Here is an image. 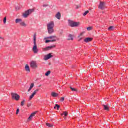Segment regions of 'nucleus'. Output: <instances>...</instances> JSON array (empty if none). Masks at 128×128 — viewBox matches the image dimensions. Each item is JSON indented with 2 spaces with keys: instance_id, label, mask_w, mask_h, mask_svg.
Here are the masks:
<instances>
[{
  "instance_id": "nucleus-29",
  "label": "nucleus",
  "mask_w": 128,
  "mask_h": 128,
  "mask_svg": "<svg viewBox=\"0 0 128 128\" xmlns=\"http://www.w3.org/2000/svg\"><path fill=\"white\" fill-rule=\"evenodd\" d=\"M25 102H26L25 100H23L21 102V104H20L21 106H24Z\"/></svg>"
},
{
  "instance_id": "nucleus-32",
  "label": "nucleus",
  "mask_w": 128,
  "mask_h": 128,
  "mask_svg": "<svg viewBox=\"0 0 128 128\" xmlns=\"http://www.w3.org/2000/svg\"><path fill=\"white\" fill-rule=\"evenodd\" d=\"M3 22L4 24H6V17L4 18Z\"/></svg>"
},
{
  "instance_id": "nucleus-39",
  "label": "nucleus",
  "mask_w": 128,
  "mask_h": 128,
  "mask_svg": "<svg viewBox=\"0 0 128 128\" xmlns=\"http://www.w3.org/2000/svg\"><path fill=\"white\" fill-rule=\"evenodd\" d=\"M0 38H2V37L0 36Z\"/></svg>"
},
{
  "instance_id": "nucleus-30",
  "label": "nucleus",
  "mask_w": 128,
  "mask_h": 128,
  "mask_svg": "<svg viewBox=\"0 0 128 128\" xmlns=\"http://www.w3.org/2000/svg\"><path fill=\"white\" fill-rule=\"evenodd\" d=\"M108 30H114V26H110L108 28Z\"/></svg>"
},
{
  "instance_id": "nucleus-35",
  "label": "nucleus",
  "mask_w": 128,
  "mask_h": 128,
  "mask_svg": "<svg viewBox=\"0 0 128 128\" xmlns=\"http://www.w3.org/2000/svg\"><path fill=\"white\" fill-rule=\"evenodd\" d=\"M19 112H20V109L18 108L16 111V114H18Z\"/></svg>"
},
{
  "instance_id": "nucleus-5",
  "label": "nucleus",
  "mask_w": 128,
  "mask_h": 128,
  "mask_svg": "<svg viewBox=\"0 0 128 128\" xmlns=\"http://www.w3.org/2000/svg\"><path fill=\"white\" fill-rule=\"evenodd\" d=\"M30 66L32 68H37L38 64L36 63V61H32L30 63Z\"/></svg>"
},
{
  "instance_id": "nucleus-12",
  "label": "nucleus",
  "mask_w": 128,
  "mask_h": 128,
  "mask_svg": "<svg viewBox=\"0 0 128 128\" xmlns=\"http://www.w3.org/2000/svg\"><path fill=\"white\" fill-rule=\"evenodd\" d=\"M25 70H26L27 72H30V66L28 64L25 65Z\"/></svg>"
},
{
  "instance_id": "nucleus-2",
  "label": "nucleus",
  "mask_w": 128,
  "mask_h": 128,
  "mask_svg": "<svg viewBox=\"0 0 128 128\" xmlns=\"http://www.w3.org/2000/svg\"><path fill=\"white\" fill-rule=\"evenodd\" d=\"M36 36H34V46L32 48V52L34 54H38V46H36Z\"/></svg>"
},
{
  "instance_id": "nucleus-18",
  "label": "nucleus",
  "mask_w": 128,
  "mask_h": 128,
  "mask_svg": "<svg viewBox=\"0 0 128 128\" xmlns=\"http://www.w3.org/2000/svg\"><path fill=\"white\" fill-rule=\"evenodd\" d=\"M85 33H86V32H83L80 34V35L78 36L79 40H80L82 38L80 36H84V34Z\"/></svg>"
},
{
  "instance_id": "nucleus-33",
  "label": "nucleus",
  "mask_w": 128,
  "mask_h": 128,
  "mask_svg": "<svg viewBox=\"0 0 128 128\" xmlns=\"http://www.w3.org/2000/svg\"><path fill=\"white\" fill-rule=\"evenodd\" d=\"M87 30H92V28L89 26L87 28Z\"/></svg>"
},
{
  "instance_id": "nucleus-4",
  "label": "nucleus",
  "mask_w": 128,
  "mask_h": 128,
  "mask_svg": "<svg viewBox=\"0 0 128 128\" xmlns=\"http://www.w3.org/2000/svg\"><path fill=\"white\" fill-rule=\"evenodd\" d=\"M34 12V9H30L28 10L25 12L23 14L24 18H28L29 14H30L32 12Z\"/></svg>"
},
{
  "instance_id": "nucleus-31",
  "label": "nucleus",
  "mask_w": 128,
  "mask_h": 128,
  "mask_svg": "<svg viewBox=\"0 0 128 128\" xmlns=\"http://www.w3.org/2000/svg\"><path fill=\"white\" fill-rule=\"evenodd\" d=\"M89 11L88 10H86V11L84 14H83V16H86V14H88Z\"/></svg>"
},
{
  "instance_id": "nucleus-24",
  "label": "nucleus",
  "mask_w": 128,
  "mask_h": 128,
  "mask_svg": "<svg viewBox=\"0 0 128 128\" xmlns=\"http://www.w3.org/2000/svg\"><path fill=\"white\" fill-rule=\"evenodd\" d=\"M70 88L71 90H72V92H78V89L77 88H73L72 86L70 87Z\"/></svg>"
},
{
  "instance_id": "nucleus-38",
  "label": "nucleus",
  "mask_w": 128,
  "mask_h": 128,
  "mask_svg": "<svg viewBox=\"0 0 128 128\" xmlns=\"http://www.w3.org/2000/svg\"><path fill=\"white\" fill-rule=\"evenodd\" d=\"M80 8V6H77L76 8Z\"/></svg>"
},
{
  "instance_id": "nucleus-22",
  "label": "nucleus",
  "mask_w": 128,
  "mask_h": 128,
  "mask_svg": "<svg viewBox=\"0 0 128 128\" xmlns=\"http://www.w3.org/2000/svg\"><path fill=\"white\" fill-rule=\"evenodd\" d=\"M56 40H46L45 42H46V44H48V42H56Z\"/></svg>"
},
{
  "instance_id": "nucleus-20",
  "label": "nucleus",
  "mask_w": 128,
  "mask_h": 128,
  "mask_svg": "<svg viewBox=\"0 0 128 128\" xmlns=\"http://www.w3.org/2000/svg\"><path fill=\"white\" fill-rule=\"evenodd\" d=\"M56 38V36H52L47 37L46 38L50 39V40H56L54 38Z\"/></svg>"
},
{
  "instance_id": "nucleus-13",
  "label": "nucleus",
  "mask_w": 128,
  "mask_h": 128,
  "mask_svg": "<svg viewBox=\"0 0 128 128\" xmlns=\"http://www.w3.org/2000/svg\"><path fill=\"white\" fill-rule=\"evenodd\" d=\"M92 38H87L84 40L85 42H92Z\"/></svg>"
},
{
  "instance_id": "nucleus-17",
  "label": "nucleus",
  "mask_w": 128,
  "mask_h": 128,
  "mask_svg": "<svg viewBox=\"0 0 128 128\" xmlns=\"http://www.w3.org/2000/svg\"><path fill=\"white\" fill-rule=\"evenodd\" d=\"M51 96H53L54 98H56L58 96V94L56 93L55 92H52L51 93Z\"/></svg>"
},
{
  "instance_id": "nucleus-27",
  "label": "nucleus",
  "mask_w": 128,
  "mask_h": 128,
  "mask_svg": "<svg viewBox=\"0 0 128 128\" xmlns=\"http://www.w3.org/2000/svg\"><path fill=\"white\" fill-rule=\"evenodd\" d=\"M46 126H48L49 128H52V126H53L52 124H50V123H46Z\"/></svg>"
},
{
  "instance_id": "nucleus-19",
  "label": "nucleus",
  "mask_w": 128,
  "mask_h": 128,
  "mask_svg": "<svg viewBox=\"0 0 128 128\" xmlns=\"http://www.w3.org/2000/svg\"><path fill=\"white\" fill-rule=\"evenodd\" d=\"M22 22V20L20 18H16L15 20V22L16 24H18V22H20H20Z\"/></svg>"
},
{
  "instance_id": "nucleus-25",
  "label": "nucleus",
  "mask_w": 128,
  "mask_h": 128,
  "mask_svg": "<svg viewBox=\"0 0 128 128\" xmlns=\"http://www.w3.org/2000/svg\"><path fill=\"white\" fill-rule=\"evenodd\" d=\"M68 114V113L66 112H64L63 114H61V116H66Z\"/></svg>"
},
{
  "instance_id": "nucleus-14",
  "label": "nucleus",
  "mask_w": 128,
  "mask_h": 128,
  "mask_svg": "<svg viewBox=\"0 0 128 128\" xmlns=\"http://www.w3.org/2000/svg\"><path fill=\"white\" fill-rule=\"evenodd\" d=\"M34 84L32 83L30 85V87L28 89V92H30V90H32V88H34Z\"/></svg>"
},
{
  "instance_id": "nucleus-7",
  "label": "nucleus",
  "mask_w": 128,
  "mask_h": 128,
  "mask_svg": "<svg viewBox=\"0 0 128 128\" xmlns=\"http://www.w3.org/2000/svg\"><path fill=\"white\" fill-rule=\"evenodd\" d=\"M38 90H39L38 89H36V90H34V92L29 97V100H32V98H34V96H36V92H38Z\"/></svg>"
},
{
  "instance_id": "nucleus-23",
  "label": "nucleus",
  "mask_w": 128,
  "mask_h": 128,
  "mask_svg": "<svg viewBox=\"0 0 128 128\" xmlns=\"http://www.w3.org/2000/svg\"><path fill=\"white\" fill-rule=\"evenodd\" d=\"M20 25L22 26H26V24L24 22L22 21V22H20Z\"/></svg>"
},
{
  "instance_id": "nucleus-1",
  "label": "nucleus",
  "mask_w": 128,
  "mask_h": 128,
  "mask_svg": "<svg viewBox=\"0 0 128 128\" xmlns=\"http://www.w3.org/2000/svg\"><path fill=\"white\" fill-rule=\"evenodd\" d=\"M46 26L48 33L50 34H52L54 32V21L49 22L47 24Z\"/></svg>"
},
{
  "instance_id": "nucleus-28",
  "label": "nucleus",
  "mask_w": 128,
  "mask_h": 128,
  "mask_svg": "<svg viewBox=\"0 0 128 128\" xmlns=\"http://www.w3.org/2000/svg\"><path fill=\"white\" fill-rule=\"evenodd\" d=\"M54 108H57L58 110H60V106L58 104H56L54 107Z\"/></svg>"
},
{
  "instance_id": "nucleus-10",
  "label": "nucleus",
  "mask_w": 128,
  "mask_h": 128,
  "mask_svg": "<svg viewBox=\"0 0 128 128\" xmlns=\"http://www.w3.org/2000/svg\"><path fill=\"white\" fill-rule=\"evenodd\" d=\"M54 48H56V45H53L51 46H48L46 48H44V50H52Z\"/></svg>"
},
{
  "instance_id": "nucleus-16",
  "label": "nucleus",
  "mask_w": 128,
  "mask_h": 128,
  "mask_svg": "<svg viewBox=\"0 0 128 128\" xmlns=\"http://www.w3.org/2000/svg\"><path fill=\"white\" fill-rule=\"evenodd\" d=\"M103 106L105 110H110V106L108 105L103 104Z\"/></svg>"
},
{
  "instance_id": "nucleus-40",
  "label": "nucleus",
  "mask_w": 128,
  "mask_h": 128,
  "mask_svg": "<svg viewBox=\"0 0 128 128\" xmlns=\"http://www.w3.org/2000/svg\"><path fill=\"white\" fill-rule=\"evenodd\" d=\"M39 86H41V85H40Z\"/></svg>"
},
{
  "instance_id": "nucleus-8",
  "label": "nucleus",
  "mask_w": 128,
  "mask_h": 128,
  "mask_svg": "<svg viewBox=\"0 0 128 128\" xmlns=\"http://www.w3.org/2000/svg\"><path fill=\"white\" fill-rule=\"evenodd\" d=\"M104 8H106V3L100 2L98 6V8H100V10H104Z\"/></svg>"
},
{
  "instance_id": "nucleus-21",
  "label": "nucleus",
  "mask_w": 128,
  "mask_h": 128,
  "mask_svg": "<svg viewBox=\"0 0 128 128\" xmlns=\"http://www.w3.org/2000/svg\"><path fill=\"white\" fill-rule=\"evenodd\" d=\"M68 40H74V38H72V34H69L68 36Z\"/></svg>"
},
{
  "instance_id": "nucleus-3",
  "label": "nucleus",
  "mask_w": 128,
  "mask_h": 128,
  "mask_svg": "<svg viewBox=\"0 0 128 128\" xmlns=\"http://www.w3.org/2000/svg\"><path fill=\"white\" fill-rule=\"evenodd\" d=\"M80 24V22H76L72 20L69 21V26H71V28H74L76 26H78Z\"/></svg>"
},
{
  "instance_id": "nucleus-26",
  "label": "nucleus",
  "mask_w": 128,
  "mask_h": 128,
  "mask_svg": "<svg viewBox=\"0 0 128 128\" xmlns=\"http://www.w3.org/2000/svg\"><path fill=\"white\" fill-rule=\"evenodd\" d=\"M50 71L48 70V71L46 74H45V76H50Z\"/></svg>"
},
{
  "instance_id": "nucleus-6",
  "label": "nucleus",
  "mask_w": 128,
  "mask_h": 128,
  "mask_svg": "<svg viewBox=\"0 0 128 128\" xmlns=\"http://www.w3.org/2000/svg\"><path fill=\"white\" fill-rule=\"evenodd\" d=\"M12 98L16 100H20V95L17 94L12 92L11 93Z\"/></svg>"
},
{
  "instance_id": "nucleus-9",
  "label": "nucleus",
  "mask_w": 128,
  "mask_h": 128,
  "mask_svg": "<svg viewBox=\"0 0 128 128\" xmlns=\"http://www.w3.org/2000/svg\"><path fill=\"white\" fill-rule=\"evenodd\" d=\"M50 58H52V56L50 54H48L44 56V60H50Z\"/></svg>"
},
{
  "instance_id": "nucleus-37",
  "label": "nucleus",
  "mask_w": 128,
  "mask_h": 128,
  "mask_svg": "<svg viewBox=\"0 0 128 128\" xmlns=\"http://www.w3.org/2000/svg\"><path fill=\"white\" fill-rule=\"evenodd\" d=\"M28 106H30V104H28Z\"/></svg>"
},
{
  "instance_id": "nucleus-15",
  "label": "nucleus",
  "mask_w": 128,
  "mask_h": 128,
  "mask_svg": "<svg viewBox=\"0 0 128 128\" xmlns=\"http://www.w3.org/2000/svg\"><path fill=\"white\" fill-rule=\"evenodd\" d=\"M56 18H58V20H60L61 14L60 12H58L55 16Z\"/></svg>"
},
{
  "instance_id": "nucleus-11",
  "label": "nucleus",
  "mask_w": 128,
  "mask_h": 128,
  "mask_svg": "<svg viewBox=\"0 0 128 128\" xmlns=\"http://www.w3.org/2000/svg\"><path fill=\"white\" fill-rule=\"evenodd\" d=\"M36 112H34L31 114L30 116L28 118V120H31L32 118V117L34 116H36Z\"/></svg>"
},
{
  "instance_id": "nucleus-36",
  "label": "nucleus",
  "mask_w": 128,
  "mask_h": 128,
  "mask_svg": "<svg viewBox=\"0 0 128 128\" xmlns=\"http://www.w3.org/2000/svg\"><path fill=\"white\" fill-rule=\"evenodd\" d=\"M43 6H44V8H46V6H48V4H44Z\"/></svg>"
},
{
  "instance_id": "nucleus-34",
  "label": "nucleus",
  "mask_w": 128,
  "mask_h": 128,
  "mask_svg": "<svg viewBox=\"0 0 128 128\" xmlns=\"http://www.w3.org/2000/svg\"><path fill=\"white\" fill-rule=\"evenodd\" d=\"M60 102H64V98L62 97V98H60Z\"/></svg>"
}]
</instances>
